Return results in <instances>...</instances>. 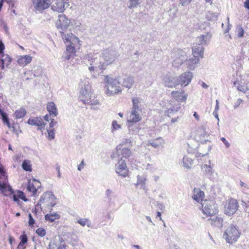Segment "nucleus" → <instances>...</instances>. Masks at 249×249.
<instances>
[{
  "label": "nucleus",
  "mask_w": 249,
  "mask_h": 249,
  "mask_svg": "<svg viewBox=\"0 0 249 249\" xmlns=\"http://www.w3.org/2000/svg\"><path fill=\"white\" fill-rule=\"evenodd\" d=\"M67 245L63 238L60 236L54 238L51 240L48 249H66Z\"/></svg>",
  "instance_id": "10"
},
{
  "label": "nucleus",
  "mask_w": 249,
  "mask_h": 249,
  "mask_svg": "<svg viewBox=\"0 0 249 249\" xmlns=\"http://www.w3.org/2000/svg\"><path fill=\"white\" fill-rule=\"evenodd\" d=\"M0 177L3 178L4 180L8 179L4 168L1 165H0Z\"/></svg>",
  "instance_id": "39"
},
{
  "label": "nucleus",
  "mask_w": 249,
  "mask_h": 249,
  "mask_svg": "<svg viewBox=\"0 0 249 249\" xmlns=\"http://www.w3.org/2000/svg\"><path fill=\"white\" fill-rule=\"evenodd\" d=\"M141 3V0H129L128 7L130 9L137 7Z\"/></svg>",
  "instance_id": "33"
},
{
  "label": "nucleus",
  "mask_w": 249,
  "mask_h": 249,
  "mask_svg": "<svg viewBox=\"0 0 249 249\" xmlns=\"http://www.w3.org/2000/svg\"><path fill=\"white\" fill-rule=\"evenodd\" d=\"M240 185L242 187H246V184L243 182V181H240Z\"/></svg>",
  "instance_id": "61"
},
{
  "label": "nucleus",
  "mask_w": 249,
  "mask_h": 249,
  "mask_svg": "<svg viewBox=\"0 0 249 249\" xmlns=\"http://www.w3.org/2000/svg\"><path fill=\"white\" fill-rule=\"evenodd\" d=\"M36 234L39 236H40V237H44L46 234V230L42 228H38L36 230Z\"/></svg>",
  "instance_id": "38"
},
{
  "label": "nucleus",
  "mask_w": 249,
  "mask_h": 249,
  "mask_svg": "<svg viewBox=\"0 0 249 249\" xmlns=\"http://www.w3.org/2000/svg\"><path fill=\"white\" fill-rule=\"evenodd\" d=\"M205 36L202 35L199 37L200 43L198 45L194 46L192 48L193 54L194 57H203V48L201 46L203 44H205L206 41L205 40Z\"/></svg>",
  "instance_id": "11"
},
{
  "label": "nucleus",
  "mask_w": 249,
  "mask_h": 249,
  "mask_svg": "<svg viewBox=\"0 0 249 249\" xmlns=\"http://www.w3.org/2000/svg\"><path fill=\"white\" fill-rule=\"evenodd\" d=\"M202 86L204 88H208V86L205 83H204V82L202 83Z\"/></svg>",
  "instance_id": "64"
},
{
  "label": "nucleus",
  "mask_w": 249,
  "mask_h": 249,
  "mask_svg": "<svg viewBox=\"0 0 249 249\" xmlns=\"http://www.w3.org/2000/svg\"><path fill=\"white\" fill-rule=\"evenodd\" d=\"M1 116L2 119L3 121V123L6 124L7 126L10 127V124L9 121V119L8 118L7 115L6 113L3 112L1 113L0 114Z\"/></svg>",
  "instance_id": "35"
},
{
  "label": "nucleus",
  "mask_w": 249,
  "mask_h": 249,
  "mask_svg": "<svg viewBox=\"0 0 249 249\" xmlns=\"http://www.w3.org/2000/svg\"><path fill=\"white\" fill-rule=\"evenodd\" d=\"M85 165L84 160H82L81 162V163L78 165V170L79 171H81Z\"/></svg>",
  "instance_id": "51"
},
{
  "label": "nucleus",
  "mask_w": 249,
  "mask_h": 249,
  "mask_svg": "<svg viewBox=\"0 0 249 249\" xmlns=\"http://www.w3.org/2000/svg\"><path fill=\"white\" fill-rule=\"evenodd\" d=\"M13 238L11 236L9 237L8 241L9 242V244L12 245L13 244Z\"/></svg>",
  "instance_id": "59"
},
{
  "label": "nucleus",
  "mask_w": 249,
  "mask_h": 249,
  "mask_svg": "<svg viewBox=\"0 0 249 249\" xmlns=\"http://www.w3.org/2000/svg\"><path fill=\"white\" fill-rule=\"evenodd\" d=\"M40 186L41 183L38 180L36 179H30L28 182L27 190L32 193L33 195H35Z\"/></svg>",
  "instance_id": "17"
},
{
  "label": "nucleus",
  "mask_w": 249,
  "mask_h": 249,
  "mask_svg": "<svg viewBox=\"0 0 249 249\" xmlns=\"http://www.w3.org/2000/svg\"><path fill=\"white\" fill-rule=\"evenodd\" d=\"M199 57H194V58L190 59L189 60V65L190 66H192L194 64H197L199 61Z\"/></svg>",
  "instance_id": "45"
},
{
  "label": "nucleus",
  "mask_w": 249,
  "mask_h": 249,
  "mask_svg": "<svg viewBox=\"0 0 249 249\" xmlns=\"http://www.w3.org/2000/svg\"><path fill=\"white\" fill-rule=\"evenodd\" d=\"M112 194V191L109 189H108L106 191V194L107 196H110Z\"/></svg>",
  "instance_id": "60"
},
{
  "label": "nucleus",
  "mask_w": 249,
  "mask_h": 249,
  "mask_svg": "<svg viewBox=\"0 0 249 249\" xmlns=\"http://www.w3.org/2000/svg\"><path fill=\"white\" fill-rule=\"evenodd\" d=\"M48 139L50 140H53L54 138V129H51L47 130Z\"/></svg>",
  "instance_id": "40"
},
{
  "label": "nucleus",
  "mask_w": 249,
  "mask_h": 249,
  "mask_svg": "<svg viewBox=\"0 0 249 249\" xmlns=\"http://www.w3.org/2000/svg\"><path fill=\"white\" fill-rule=\"evenodd\" d=\"M193 116L197 121H198L200 120L199 116L196 112H194Z\"/></svg>",
  "instance_id": "55"
},
{
  "label": "nucleus",
  "mask_w": 249,
  "mask_h": 249,
  "mask_svg": "<svg viewBox=\"0 0 249 249\" xmlns=\"http://www.w3.org/2000/svg\"><path fill=\"white\" fill-rule=\"evenodd\" d=\"M77 223L79 224L82 226H85L87 224H89V220L88 219H79L77 220Z\"/></svg>",
  "instance_id": "42"
},
{
  "label": "nucleus",
  "mask_w": 249,
  "mask_h": 249,
  "mask_svg": "<svg viewBox=\"0 0 249 249\" xmlns=\"http://www.w3.org/2000/svg\"><path fill=\"white\" fill-rule=\"evenodd\" d=\"M19 239L20 240V245L21 246L22 244H27L28 242V238L25 232H24L20 236Z\"/></svg>",
  "instance_id": "36"
},
{
  "label": "nucleus",
  "mask_w": 249,
  "mask_h": 249,
  "mask_svg": "<svg viewBox=\"0 0 249 249\" xmlns=\"http://www.w3.org/2000/svg\"><path fill=\"white\" fill-rule=\"evenodd\" d=\"M192 77V72L190 71L185 72L179 76V84L181 86H186L191 82Z\"/></svg>",
  "instance_id": "19"
},
{
  "label": "nucleus",
  "mask_w": 249,
  "mask_h": 249,
  "mask_svg": "<svg viewBox=\"0 0 249 249\" xmlns=\"http://www.w3.org/2000/svg\"><path fill=\"white\" fill-rule=\"evenodd\" d=\"M56 199L55 196L52 192H48L44 194L39 202L45 211L51 212L53 208L56 205Z\"/></svg>",
  "instance_id": "5"
},
{
  "label": "nucleus",
  "mask_w": 249,
  "mask_h": 249,
  "mask_svg": "<svg viewBox=\"0 0 249 249\" xmlns=\"http://www.w3.org/2000/svg\"><path fill=\"white\" fill-rule=\"evenodd\" d=\"M60 34L64 43L66 44V50L64 53V57L66 60H70L76 56L77 50H79L81 47V41L79 38L70 33L67 34L62 31Z\"/></svg>",
  "instance_id": "1"
},
{
  "label": "nucleus",
  "mask_w": 249,
  "mask_h": 249,
  "mask_svg": "<svg viewBox=\"0 0 249 249\" xmlns=\"http://www.w3.org/2000/svg\"><path fill=\"white\" fill-rule=\"evenodd\" d=\"M29 226L31 227H33L35 224V220L33 218L32 214L31 213L29 214Z\"/></svg>",
  "instance_id": "43"
},
{
  "label": "nucleus",
  "mask_w": 249,
  "mask_h": 249,
  "mask_svg": "<svg viewBox=\"0 0 249 249\" xmlns=\"http://www.w3.org/2000/svg\"><path fill=\"white\" fill-rule=\"evenodd\" d=\"M52 9L58 13H63L65 10V2L62 0H54Z\"/></svg>",
  "instance_id": "20"
},
{
  "label": "nucleus",
  "mask_w": 249,
  "mask_h": 249,
  "mask_svg": "<svg viewBox=\"0 0 249 249\" xmlns=\"http://www.w3.org/2000/svg\"><path fill=\"white\" fill-rule=\"evenodd\" d=\"M183 163L185 167L187 168V169H189L191 167V166L193 163V161L188 156H185L183 158Z\"/></svg>",
  "instance_id": "31"
},
{
  "label": "nucleus",
  "mask_w": 249,
  "mask_h": 249,
  "mask_svg": "<svg viewBox=\"0 0 249 249\" xmlns=\"http://www.w3.org/2000/svg\"><path fill=\"white\" fill-rule=\"evenodd\" d=\"M242 103H243V100L242 99H238L237 100V105H235V107H238L240 104H241Z\"/></svg>",
  "instance_id": "56"
},
{
  "label": "nucleus",
  "mask_w": 249,
  "mask_h": 249,
  "mask_svg": "<svg viewBox=\"0 0 249 249\" xmlns=\"http://www.w3.org/2000/svg\"><path fill=\"white\" fill-rule=\"evenodd\" d=\"M46 109L49 114H46L44 117V119L47 121L50 122L49 123V126L50 128L53 127L57 122L54 121V120L52 117H56L58 114V110L56 105L53 102H49L47 103L46 106Z\"/></svg>",
  "instance_id": "6"
},
{
  "label": "nucleus",
  "mask_w": 249,
  "mask_h": 249,
  "mask_svg": "<svg viewBox=\"0 0 249 249\" xmlns=\"http://www.w3.org/2000/svg\"><path fill=\"white\" fill-rule=\"evenodd\" d=\"M79 98L84 104L90 105L92 107L100 105L99 101L93 94L91 87L89 85H87V86L81 89Z\"/></svg>",
  "instance_id": "3"
},
{
  "label": "nucleus",
  "mask_w": 249,
  "mask_h": 249,
  "mask_svg": "<svg viewBox=\"0 0 249 249\" xmlns=\"http://www.w3.org/2000/svg\"><path fill=\"white\" fill-rule=\"evenodd\" d=\"M22 168L26 171L31 172L32 171L31 161L24 160L22 163Z\"/></svg>",
  "instance_id": "32"
},
{
  "label": "nucleus",
  "mask_w": 249,
  "mask_h": 249,
  "mask_svg": "<svg viewBox=\"0 0 249 249\" xmlns=\"http://www.w3.org/2000/svg\"><path fill=\"white\" fill-rule=\"evenodd\" d=\"M163 140L160 137L153 140L152 142H150L148 145H151L155 148H157L162 145Z\"/></svg>",
  "instance_id": "30"
},
{
  "label": "nucleus",
  "mask_w": 249,
  "mask_h": 249,
  "mask_svg": "<svg viewBox=\"0 0 249 249\" xmlns=\"http://www.w3.org/2000/svg\"><path fill=\"white\" fill-rule=\"evenodd\" d=\"M133 109H138V105L140 103V99L138 97L133 98L132 99Z\"/></svg>",
  "instance_id": "37"
},
{
  "label": "nucleus",
  "mask_w": 249,
  "mask_h": 249,
  "mask_svg": "<svg viewBox=\"0 0 249 249\" xmlns=\"http://www.w3.org/2000/svg\"><path fill=\"white\" fill-rule=\"evenodd\" d=\"M89 70L90 71H94V68L92 66H90L89 68Z\"/></svg>",
  "instance_id": "62"
},
{
  "label": "nucleus",
  "mask_w": 249,
  "mask_h": 249,
  "mask_svg": "<svg viewBox=\"0 0 249 249\" xmlns=\"http://www.w3.org/2000/svg\"><path fill=\"white\" fill-rule=\"evenodd\" d=\"M6 2L9 5V7L12 9L14 7L15 0H6Z\"/></svg>",
  "instance_id": "46"
},
{
  "label": "nucleus",
  "mask_w": 249,
  "mask_h": 249,
  "mask_svg": "<svg viewBox=\"0 0 249 249\" xmlns=\"http://www.w3.org/2000/svg\"><path fill=\"white\" fill-rule=\"evenodd\" d=\"M201 204L202 212L206 217H212L218 213V207L214 200L205 199Z\"/></svg>",
  "instance_id": "4"
},
{
  "label": "nucleus",
  "mask_w": 249,
  "mask_h": 249,
  "mask_svg": "<svg viewBox=\"0 0 249 249\" xmlns=\"http://www.w3.org/2000/svg\"><path fill=\"white\" fill-rule=\"evenodd\" d=\"M133 83L134 80L133 78L130 76H128L124 79L123 85L128 89H130L132 87Z\"/></svg>",
  "instance_id": "28"
},
{
  "label": "nucleus",
  "mask_w": 249,
  "mask_h": 249,
  "mask_svg": "<svg viewBox=\"0 0 249 249\" xmlns=\"http://www.w3.org/2000/svg\"><path fill=\"white\" fill-rule=\"evenodd\" d=\"M56 170L57 171L58 177H60V167L58 165H57V166L56 167Z\"/></svg>",
  "instance_id": "57"
},
{
  "label": "nucleus",
  "mask_w": 249,
  "mask_h": 249,
  "mask_svg": "<svg viewBox=\"0 0 249 249\" xmlns=\"http://www.w3.org/2000/svg\"><path fill=\"white\" fill-rule=\"evenodd\" d=\"M60 215L57 212L47 213L45 215V219L47 221L53 222L56 220H58L60 218Z\"/></svg>",
  "instance_id": "25"
},
{
  "label": "nucleus",
  "mask_w": 249,
  "mask_h": 249,
  "mask_svg": "<svg viewBox=\"0 0 249 249\" xmlns=\"http://www.w3.org/2000/svg\"><path fill=\"white\" fill-rule=\"evenodd\" d=\"M26 248V245L25 244H22L21 246V245H20V243H19L17 247V249H25Z\"/></svg>",
  "instance_id": "54"
},
{
  "label": "nucleus",
  "mask_w": 249,
  "mask_h": 249,
  "mask_svg": "<svg viewBox=\"0 0 249 249\" xmlns=\"http://www.w3.org/2000/svg\"><path fill=\"white\" fill-rule=\"evenodd\" d=\"M28 124L31 125L37 126L38 127V129L40 130H44L46 124L40 117L30 118L28 121Z\"/></svg>",
  "instance_id": "16"
},
{
  "label": "nucleus",
  "mask_w": 249,
  "mask_h": 249,
  "mask_svg": "<svg viewBox=\"0 0 249 249\" xmlns=\"http://www.w3.org/2000/svg\"><path fill=\"white\" fill-rule=\"evenodd\" d=\"M2 58L0 60V69L3 70L8 67L12 61L11 58L7 54L2 55Z\"/></svg>",
  "instance_id": "23"
},
{
  "label": "nucleus",
  "mask_w": 249,
  "mask_h": 249,
  "mask_svg": "<svg viewBox=\"0 0 249 249\" xmlns=\"http://www.w3.org/2000/svg\"><path fill=\"white\" fill-rule=\"evenodd\" d=\"M32 2L35 9L40 12L48 9L51 4V0H32Z\"/></svg>",
  "instance_id": "13"
},
{
  "label": "nucleus",
  "mask_w": 249,
  "mask_h": 249,
  "mask_svg": "<svg viewBox=\"0 0 249 249\" xmlns=\"http://www.w3.org/2000/svg\"><path fill=\"white\" fill-rule=\"evenodd\" d=\"M26 114V111L25 109L23 107H21L15 111L14 112V116L17 119H18L24 117Z\"/></svg>",
  "instance_id": "27"
},
{
  "label": "nucleus",
  "mask_w": 249,
  "mask_h": 249,
  "mask_svg": "<svg viewBox=\"0 0 249 249\" xmlns=\"http://www.w3.org/2000/svg\"><path fill=\"white\" fill-rule=\"evenodd\" d=\"M180 3L182 5H188L192 0H179Z\"/></svg>",
  "instance_id": "48"
},
{
  "label": "nucleus",
  "mask_w": 249,
  "mask_h": 249,
  "mask_svg": "<svg viewBox=\"0 0 249 249\" xmlns=\"http://www.w3.org/2000/svg\"><path fill=\"white\" fill-rule=\"evenodd\" d=\"M172 98L179 102H185L187 100V95L184 90L181 91H173L171 92Z\"/></svg>",
  "instance_id": "18"
},
{
  "label": "nucleus",
  "mask_w": 249,
  "mask_h": 249,
  "mask_svg": "<svg viewBox=\"0 0 249 249\" xmlns=\"http://www.w3.org/2000/svg\"><path fill=\"white\" fill-rule=\"evenodd\" d=\"M224 235L227 242L232 244L236 242L239 237L240 232L234 226L231 225L226 229Z\"/></svg>",
  "instance_id": "8"
},
{
  "label": "nucleus",
  "mask_w": 249,
  "mask_h": 249,
  "mask_svg": "<svg viewBox=\"0 0 249 249\" xmlns=\"http://www.w3.org/2000/svg\"><path fill=\"white\" fill-rule=\"evenodd\" d=\"M193 195L192 196V198L193 199L199 202L201 201V202L204 200L203 198L205 196L204 192L201 191L200 189L195 188L193 190Z\"/></svg>",
  "instance_id": "21"
},
{
  "label": "nucleus",
  "mask_w": 249,
  "mask_h": 249,
  "mask_svg": "<svg viewBox=\"0 0 249 249\" xmlns=\"http://www.w3.org/2000/svg\"><path fill=\"white\" fill-rule=\"evenodd\" d=\"M0 191L6 196H10L14 193L11 186L8 183V179L4 180L2 182L0 181Z\"/></svg>",
  "instance_id": "15"
},
{
  "label": "nucleus",
  "mask_w": 249,
  "mask_h": 249,
  "mask_svg": "<svg viewBox=\"0 0 249 249\" xmlns=\"http://www.w3.org/2000/svg\"><path fill=\"white\" fill-rule=\"evenodd\" d=\"M165 86L169 88H172L173 87V86L172 85L169 84V83H166Z\"/></svg>",
  "instance_id": "63"
},
{
  "label": "nucleus",
  "mask_w": 249,
  "mask_h": 249,
  "mask_svg": "<svg viewBox=\"0 0 249 249\" xmlns=\"http://www.w3.org/2000/svg\"><path fill=\"white\" fill-rule=\"evenodd\" d=\"M33 57L29 55H20L18 56L17 62L21 66H25L30 63Z\"/></svg>",
  "instance_id": "22"
},
{
  "label": "nucleus",
  "mask_w": 249,
  "mask_h": 249,
  "mask_svg": "<svg viewBox=\"0 0 249 249\" xmlns=\"http://www.w3.org/2000/svg\"><path fill=\"white\" fill-rule=\"evenodd\" d=\"M236 32L239 37H242L244 36L245 31L241 26H238L236 27Z\"/></svg>",
  "instance_id": "34"
},
{
  "label": "nucleus",
  "mask_w": 249,
  "mask_h": 249,
  "mask_svg": "<svg viewBox=\"0 0 249 249\" xmlns=\"http://www.w3.org/2000/svg\"><path fill=\"white\" fill-rule=\"evenodd\" d=\"M244 6L246 8L249 9V0H246L244 2Z\"/></svg>",
  "instance_id": "53"
},
{
  "label": "nucleus",
  "mask_w": 249,
  "mask_h": 249,
  "mask_svg": "<svg viewBox=\"0 0 249 249\" xmlns=\"http://www.w3.org/2000/svg\"><path fill=\"white\" fill-rule=\"evenodd\" d=\"M221 140L225 144V145L227 148H228L230 147V143L228 142L226 140V139L225 138L222 137L221 138Z\"/></svg>",
  "instance_id": "49"
},
{
  "label": "nucleus",
  "mask_w": 249,
  "mask_h": 249,
  "mask_svg": "<svg viewBox=\"0 0 249 249\" xmlns=\"http://www.w3.org/2000/svg\"><path fill=\"white\" fill-rule=\"evenodd\" d=\"M12 196H13V200L15 202H18L19 199L24 201H27V199L26 198L24 193L22 191H18L16 194H14V193Z\"/></svg>",
  "instance_id": "26"
},
{
  "label": "nucleus",
  "mask_w": 249,
  "mask_h": 249,
  "mask_svg": "<svg viewBox=\"0 0 249 249\" xmlns=\"http://www.w3.org/2000/svg\"><path fill=\"white\" fill-rule=\"evenodd\" d=\"M158 217L159 218V219L160 220H162L161 213L160 212H158L157 213L156 218H158Z\"/></svg>",
  "instance_id": "58"
},
{
  "label": "nucleus",
  "mask_w": 249,
  "mask_h": 249,
  "mask_svg": "<svg viewBox=\"0 0 249 249\" xmlns=\"http://www.w3.org/2000/svg\"><path fill=\"white\" fill-rule=\"evenodd\" d=\"M138 109H133L129 118L128 122L133 123H137L141 120V117L137 113Z\"/></svg>",
  "instance_id": "24"
},
{
  "label": "nucleus",
  "mask_w": 249,
  "mask_h": 249,
  "mask_svg": "<svg viewBox=\"0 0 249 249\" xmlns=\"http://www.w3.org/2000/svg\"><path fill=\"white\" fill-rule=\"evenodd\" d=\"M237 89L238 90L244 93H246L249 89L248 84L242 81L237 83Z\"/></svg>",
  "instance_id": "29"
},
{
  "label": "nucleus",
  "mask_w": 249,
  "mask_h": 249,
  "mask_svg": "<svg viewBox=\"0 0 249 249\" xmlns=\"http://www.w3.org/2000/svg\"><path fill=\"white\" fill-rule=\"evenodd\" d=\"M116 150V155L120 157V160H122L123 158H128L131 154L130 150L128 148L124 147L123 144H120L117 145Z\"/></svg>",
  "instance_id": "14"
},
{
  "label": "nucleus",
  "mask_w": 249,
  "mask_h": 249,
  "mask_svg": "<svg viewBox=\"0 0 249 249\" xmlns=\"http://www.w3.org/2000/svg\"><path fill=\"white\" fill-rule=\"evenodd\" d=\"M115 171L119 176L126 178L129 176V169L124 160H120L115 165Z\"/></svg>",
  "instance_id": "9"
},
{
  "label": "nucleus",
  "mask_w": 249,
  "mask_h": 249,
  "mask_svg": "<svg viewBox=\"0 0 249 249\" xmlns=\"http://www.w3.org/2000/svg\"><path fill=\"white\" fill-rule=\"evenodd\" d=\"M71 23V20L65 15H60L58 16V19L55 23L56 28L64 32Z\"/></svg>",
  "instance_id": "12"
},
{
  "label": "nucleus",
  "mask_w": 249,
  "mask_h": 249,
  "mask_svg": "<svg viewBox=\"0 0 249 249\" xmlns=\"http://www.w3.org/2000/svg\"><path fill=\"white\" fill-rule=\"evenodd\" d=\"M104 83L106 89V93L108 96H114L122 92L120 82L117 78L106 75L104 76Z\"/></svg>",
  "instance_id": "2"
},
{
  "label": "nucleus",
  "mask_w": 249,
  "mask_h": 249,
  "mask_svg": "<svg viewBox=\"0 0 249 249\" xmlns=\"http://www.w3.org/2000/svg\"><path fill=\"white\" fill-rule=\"evenodd\" d=\"M5 47L3 43L1 41H0V54L2 55L3 54V51Z\"/></svg>",
  "instance_id": "50"
},
{
  "label": "nucleus",
  "mask_w": 249,
  "mask_h": 249,
  "mask_svg": "<svg viewBox=\"0 0 249 249\" xmlns=\"http://www.w3.org/2000/svg\"><path fill=\"white\" fill-rule=\"evenodd\" d=\"M113 62V60H111V59L110 58L107 60L106 62H105L103 63L102 67H106L107 66H108L111 64H112Z\"/></svg>",
  "instance_id": "47"
},
{
  "label": "nucleus",
  "mask_w": 249,
  "mask_h": 249,
  "mask_svg": "<svg viewBox=\"0 0 249 249\" xmlns=\"http://www.w3.org/2000/svg\"><path fill=\"white\" fill-rule=\"evenodd\" d=\"M209 220H211L212 221L211 224L212 225L215 224V223L217 222L218 224H221L223 222V219L221 217L215 216L214 219H210Z\"/></svg>",
  "instance_id": "41"
},
{
  "label": "nucleus",
  "mask_w": 249,
  "mask_h": 249,
  "mask_svg": "<svg viewBox=\"0 0 249 249\" xmlns=\"http://www.w3.org/2000/svg\"><path fill=\"white\" fill-rule=\"evenodd\" d=\"M112 130L113 131L114 130H117L121 128V125L117 123V122L116 121H113L112 123Z\"/></svg>",
  "instance_id": "44"
},
{
  "label": "nucleus",
  "mask_w": 249,
  "mask_h": 249,
  "mask_svg": "<svg viewBox=\"0 0 249 249\" xmlns=\"http://www.w3.org/2000/svg\"><path fill=\"white\" fill-rule=\"evenodd\" d=\"M216 104L215 107V111H214V112H215V114H216L215 117L217 118L218 116H217V114L216 113V111L219 109V105H218V100L216 101Z\"/></svg>",
  "instance_id": "52"
},
{
  "label": "nucleus",
  "mask_w": 249,
  "mask_h": 249,
  "mask_svg": "<svg viewBox=\"0 0 249 249\" xmlns=\"http://www.w3.org/2000/svg\"><path fill=\"white\" fill-rule=\"evenodd\" d=\"M238 200L235 198H229L226 200L223 206L224 213L228 216H232L239 209Z\"/></svg>",
  "instance_id": "7"
}]
</instances>
